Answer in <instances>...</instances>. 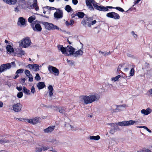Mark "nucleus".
Instances as JSON below:
<instances>
[{
	"instance_id": "57",
	"label": "nucleus",
	"mask_w": 152,
	"mask_h": 152,
	"mask_svg": "<svg viewBox=\"0 0 152 152\" xmlns=\"http://www.w3.org/2000/svg\"><path fill=\"white\" fill-rule=\"evenodd\" d=\"M28 67L30 69H33L34 67H33V64H29L28 65Z\"/></svg>"
},
{
	"instance_id": "32",
	"label": "nucleus",
	"mask_w": 152,
	"mask_h": 152,
	"mask_svg": "<svg viewBox=\"0 0 152 152\" xmlns=\"http://www.w3.org/2000/svg\"><path fill=\"white\" fill-rule=\"evenodd\" d=\"M123 65H126V68H124V70L125 71H127L129 70V68H131V65L128 63H124L123 64Z\"/></svg>"
},
{
	"instance_id": "52",
	"label": "nucleus",
	"mask_w": 152,
	"mask_h": 152,
	"mask_svg": "<svg viewBox=\"0 0 152 152\" xmlns=\"http://www.w3.org/2000/svg\"><path fill=\"white\" fill-rule=\"evenodd\" d=\"M65 112V110L64 108H61L59 110V112L61 113H64Z\"/></svg>"
},
{
	"instance_id": "34",
	"label": "nucleus",
	"mask_w": 152,
	"mask_h": 152,
	"mask_svg": "<svg viewBox=\"0 0 152 152\" xmlns=\"http://www.w3.org/2000/svg\"><path fill=\"white\" fill-rule=\"evenodd\" d=\"M36 19V17L34 15H32L28 19V21L30 23H32L33 21Z\"/></svg>"
},
{
	"instance_id": "31",
	"label": "nucleus",
	"mask_w": 152,
	"mask_h": 152,
	"mask_svg": "<svg viewBox=\"0 0 152 152\" xmlns=\"http://www.w3.org/2000/svg\"><path fill=\"white\" fill-rule=\"evenodd\" d=\"M89 138L91 140H97L100 139V137L99 135H97L96 136H90Z\"/></svg>"
},
{
	"instance_id": "13",
	"label": "nucleus",
	"mask_w": 152,
	"mask_h": 152,
	"mask_svg": "<svg viewBox=\"0 0 152 152\" xmlns=\"http://www.w3.org/2000/svg\"><path fill=\"white\" fill-rule=\"evenodd\" d=\"M22 107V105L20 103L14 104L12 106L13 110L15 112H18L20 111Z\"/></svg>"
},
{
	"instance_id": "22",
	"label": "nucleus",
	"mask_w": 152,
	"mask_h": 152,
	"mask_svg": "<svg viewBox=\"0 0 152 152\" xmlns=\"http://www.w3.org/2000/svg\"><path fill=\"white\" fill-rule=\"evenodd\" d=\"M42 24L45 26V28L49 30H51L52 23L48 22H44Z\"/></svg>"
},
{
	"instance_id": "55",
	"label": "nucleus",
	"mask_w": 152,
	"mask_h": 152,
	"mask_svg": "<svg viewBox=\"0 0 152 152\" xmlns=\"http://www.w3.org/2000/svg\"><path fill=\"white\" fill-rule=\"evenodd\" d=\"M132 35L134 36V38H137V34H135L134 31H132L131 32Z\"/></svg>"
},
{
	"instance_id": "10",
	"label": "nucleus",
	"mask_w": 152,
	"mask_h": 152,
	"mask_svg": "<svg viewBox=\"0 0 152 152\" xmlns=\"http://www.w3.org/2000/svg\"><path fill=\"white\" fill-rule=\"evenodd\" d=\"M63 16V12L59 9L57 10V11L54 14V17L57 19L62 18Z\"/></svg>"
},
{
	"instance_id": "38",
	"label": "nucleus",
	"mask_w": 152,
	"mask_h": 152,
	"mask_svg": "<svg viewBox=\"0 0 152 152\" xmlns=\"http://www.w3.org/2000/svg\"><path fill=\"white\" fill-rule=\"evenodd\" d=\"M65 9L68 12H70L72 10L71 7L69 5H67L66 6Z\"/></svg>"
},
{
	"instance_id": "36",
	"label": "nucleus",
	"mask_w": 152,
	"mask_h": 152,
	"mask_svg": "<svg viewBox=\"0 0 152 152\" xmlns=\"http://www.w3.org/2000/svg\"><path fill=\"white\" fill-rule=\"evenodd\" d=\"M23 92L25 94L28 95H30V91L27 89L25 87H23Z\"/></svg>"
},
{
	"instance_id": "20",
	"label": "nucleus",
	"mask_w": 152,
	"mask_h": 152,
	"mask_svg": "<svg viewBox=\"0 0 152 152\" xmlns=\"http://www.w3.org/2000/svg\"><path fill=\"white\" fill-rule=\"evenodd\" d=\"M126 105L125 104H122L120 105H117V108L114 110L113 111L114 112H117L118 111H120L121 110H123V109L122 108V107H126Z\"/></svg>"
},
{
	"instance_id": "60",
	"label": "nucleus",
	"mask_w": 152,
	"mask_h": 152,
	"mask_svg": "<svg viewBox=\"0 0 152 152\" xmlns=\"http://www.w3.org/2000/svg\"><path fill=\"white\" fill-rule=\"evenodd\" d=\"M72 2L73 4L74 5H76L78 3L77 0H72Z\"/></svg>"
},
{
	"instance_id": "8",
	"label": "nucleus",
	"mask_w": 152,
	"mask_h": 152,
	"mask_svg": "<svg viewBox=\"0 0 152 152\" xmlns=\"http://www.w3.org/2000/svg\"><path fill=\"white\" fill-rule=\"evenodd\" d=\"M75 49L72 46H69V45L66 47V54L67 56H70L74 55Z\"/></svg>"
},
{
	"instance_id": "40",
	"label": "nucleus",
	"mask_w": 152,
	"mask_h": 152,
	"mask_svg": "<svg viewBox=\"0 0 152 152\" xmlns=\"http://www.w3.org/2000/svg\"><path fill=\"white\" fill-rule=\"evenodd\" d=\"M33 67L35 71H38L39 69V65L36 64H33Z\"/></svg>"
},
{
	"instance_id": "21",
	"label": "nucleus",
	"mask_w": 152,
	"mask_h": 152,
	"mask_svg": "<svg viewBox=\"0 0 152 152\" xmlns=\"http://www.w3.org/2000/svg\"><path fill=\"white\" fill-rule=\"evenodd\" d=\"M151 110L150 108H148L146 110H142L141 111V112L142 114H143L145 115H147L150 114L151 113Z\"/></svg>"
},
{
	"instance_id": "37",
	"label": "nucleus",
	"mask_w": 152,
	"mask_h": 152,
	"mask_svg": "<svg viewBox=\"0 0 152 152\" xmlns=\"http://www.w3.org/2000/svg\"><path fill=\"white\" fill-rule=\"evenodd\" d=\"M42 150V148L40 146L37 147L35 148V151L36 152H41Z\"/></svg>"
},
{
	"instance_id": "3",
	"label": "nucleus",
	"mask_w": 152,
	"mask_h": 152,
	"mask_svg": "<svg viewBox=\"0 0 152 152\" xmlns=\"http://www.w3.org/2000/svg\"><path fill=\"white\" fill-rule=\"evenodd\" d=\"M12 65L14 67L16 66L14 62H12L10 63H7L1 65L0 66V73H2L7 69H10Z\"/></svg>"
},
{
	"instance_id": "54",
	"label": "nucleus",
	"mask_w": 152,
	"mask_h": 152,
	"mask_svg": "<svg viewBox=\"0 0 152 152\" xmlns=\"http://www.w3.org/2000/svg\"><path fill=\"white\" fill-rule=\"evenodd\" d=\"M123 65H123V64H120L118 66V69H117L118 71H121L120 69H121L122 67L123 66Z\"/></svg>"
},
{
	"instance_id": "18",
	"label": "nucleus",
	"mask_w": 152,
	"mask_h": 152,
	"mask_svg": "<svg viewBox=\"0 0 152 152\" xmlns=\"http://www.w3.org/2000/svg\"><path fill=\"white\" fill-rule=\"evenodd\" d=\"M19 20L18 23V25L23 26L25 24L26 21L24 18L20 17L19 18Z\"/></svg>"
},
{
	"instance_id": "15",
	"label": "nucleus",
	"mask_w": 152,
	"mask_h": 152,
	"mask_svg": "<svg viewBox=\"0 0 152 152\" xmlns=\"http://www.w3.org/2000/svg\"><path fill=\"white\" fill-rule=\"evenodd\" d=\"M25 74L29 78V81L31 82L33 81V78L32 75L31 74L30 72L28 70L26 69L25 71Z\"/></svg>"
},
{
	"instance_id": "63",
	"label": "nucleus",
	"mask_w": 152,
	"mask_h": 152,
	"mask_svg": "<svg viewBox=\"0 0 152 152\" xmlns=\"http://www.w3.org/2000/svg\"><path fill=\"white\" fill-rule=\"evenodd\" d=\"M25 53L24 51L21 50L20 52V54L21 55H23L25 54Z\"/></svg>"
},
{
	"instance_id": "35",
	"label": "nucleus",
	"mask_w": 152,
	"mask_h": 152,
	"mask_svg": "<svg viewBox=\"0 0 152 152\" xmlns=\"http://www.w3.org/2000/svg\"><path fill=\"white\" fill-rule=\"evenodd\" d=\"M85 15V14L83 12H78L77 13V16L79 18H83Z\"/></svg>"
},
{
	"instance_id": "19",
	"label": "nucleus",
	"mask_w": 152,
	"mask_h": 152,
	"mask_svg": "<svg viewBox=\"0 0 152 152\" xmlns=\"http://www.w3.org/2000/svg\"><path fill=\"white\" fill-rule=\"evenodd\" d=\"M54 126H49L48 128L44 129V131L45 133H50L52 132L55 129Z\"/></svg>"
},
{
	"instance_id": "26",
	"label": "nucleus",
	"mask_w": 152,
	"mask_h": 152,
	"mask_svg": "<svg viewBox=\"0 0 152 152\" xmlns=\"http://www.w3.org/2000/svg\"><path fill=\"white\" fill-rule=\"evenodd\" d=\"M51 28V30H54L55 29H57L58 30H59L60 31H61L62 32H64V31L62 30L60 28L58 27L57 26L55 25L54 24H53V23H52L51 25V26L50 27Z\"/></svg>"
},
{
	"instance_id": "45",
	"label": "nucleus",
	"mask_w": 152,
	"mask_h": 152,
	"mask_svg": "<svg viewBox=\"0 0 152 152\" xmlns=\"http://www.w3.org/2000/svg\"><path fill=\"white\" fill-rule=\"evenodd\" d=\"M35 79L36 80L38 81L40 80L41 79V77L38 73H37L36 74V76L35 77Z\"/></svg>"
},
{
	"instance_id": "25",
	"label": "nucleus",
	"mask_w": 152,
	"mask_h": 152,
	"mask_svg": "<svg viewBox=\"0 0 152 152\" xmlns=\"http://www.w3.org/2000/svg\"><path fill=\"white\" fill-rule=\"evenodd\" d=\"M3 1L9 4H14L17 2V0H3Z\"/></svg>"
},
{
	"instance_id": "50",
	"label": "nucleus",
	"mask_w": 152,
	"mask_h": 152,
	"mask_svg": "<svg viewBox=\"0 0 152 152\" xmlns=\"http://www.w3.org/2000/svg\"><path fill=\"white\" fill-rule=\"evenodd\" d=\"M24 70L23 69H20L17 70L16 72V74L22 73L23 72Z\"/></svg>"
},
{
	"instance_id": "9",
	"label": "nucleus",
	"mask_w": 152,
	"mask_h": 152,
	"mask_svg": "<svg viewBox=\"0 0 152 152\" xmlns=\"http://www.w3.org/2000/svg\"><path fill=\"white\" fill-rule=\"evenodd\" d=\"M106 16L109 18H113L114 19H118L120 18V16L119 15L114 12H111L107 13L106 15Z\"/></svg>"
},
{
	"instance_id": "4",
	"label": "nucleus",
	"mask_w": 152,
	"mask_h": 152,
	"mask_svg": "<svg viewBox=\"0 0 152 152\" xmlns=\"http://www.w3.org/2000/svg\"><path fill=\"white\" fill-rule=\"evenodd\" d=\"M31 43L30 38L27 37L20 41V45L24 48H26L30 45Z\"/></svg>"
},
{
	"instance_id": "49",
	"label": "nucleus",
	"mask_w": 152,
	"mask_h": 152,
	"mask_svg": "<svg viewBox=\"0 0 152 152\" xmlns=\"http://www.w3.org/2000/svg\"><path fill=\"white\" fill-rule=\"evenodd\" d=\"M67 61L68 64L70 66L73 65L74 64V61L69 60L68 59H67Z\"/></svg>"
},
{
	"instance_id": "43",
	"label": "nucleus",
	"mask_w": 152,
	"mask_h": 152,
	"mask_svg": "<svg viewBox=\"0 0 152 152\" xmlns=\"http://www.w3.org/2000/svg\"><path fill=\"white\" fill-rule=\"evenodd\" d=\"M65 126L67 128V130H70V127L71 126V125H70L69 123H66L65 122V124H64Z\"/></svg>"
},
{
	"instance_id": "5",
	"label": "nucleus",
	"mask_w": 152,
	"mask_h": 152,
	"mask_svg": "<svg viewBox=\"0 0 152 152\" xmlns=\"http://www.w3.org/2000/svg\"><path fill=\"white\" fill-rule=\"evenodd\" d=\"M48 70L50 73H53L55 76L59 75V70L56 67L50 65L48 66Z\"/></svg>"
},
{
	"instance_id": "2",
	"label": "nucleus",
	"mask_w": 152,
	"mask_h": 152,
	"mask_svg": "<svg viewBox=\"0 0 152 152\" xmlns=\"http://www.w3.org/2000/svg\"><path fill=\"white\" fill-rule=\"evenodd\" d=\"M83 20L81 23L84 26H86L87 25L89 27H91V25H93L96 22V20L92 21L93 18L92 17H88L86 15Z\"/></svg>"
},
{
	"instance_id": "56",
	"label": "nucleus",
	"mask_w": 152,
	"mask_h": 152,
	"mask_svg": "<svg viewBox=\"0 0 152 152\" xmlns=\"http://www.w3.org/2000/svg\"><path fill=\"white\" fill-rule=\"evenodd\" d=\"M43 151H46L48 150V149H49V148H50L48 146H47V147L43 146Z\"/></svg>"
},
{
	"instance_id": "24",
	"label": "nucleus",
	"mask_w": 152,
	"mask_h": 152,
	"mask_svg": "<svg viewBox=\"0 0 152 152\" xmlns=\"http://www.w3.org/2000/svg\"><path fill=\"white\" fill-rule=\"evenodd\" d=\"M86 2L87 6L88 7V8L91 10H94V8L93 7L91 3L88 0H86Z\"/></svg>"
},
{
	"instance_id": "39",
	"label": "nucleus",
	"mask_w": 152,
	"mask_h": 152,
	"mask_svg": "<svg viewBox=\"0 0 152 152\" xmlns=\"http://www.w3.org/2000/svg\"><path fill=\"white\" fill-rule=\"evenodd\" d=\"M99 53L103 54L105 56H106L110 55L111 53L110 51L109 52H102L101 51H99Z\"/></svg>"
},
{
	"instance_id": "42",
	"label": "nucleus",
	"mask_w": 152,
	"mask_h": 152,
	"mask_svg": "<svg viewBox=\"0 0 152 152\" xmlns=\"http://www.w3.org/2000/svg\"><path fill=\"white\" fill-rule=\"evenodd\" d=\"M44 8H45L47 9L48 10H50V11L51 10H57V9H56V8L55 7H49V6H48L45 7H44Z\"/></svg>"
},
{
	"instance_id": "53",
	"label": "nucleus",
	"mask_w": 152,
	"mask_h": 152,
	"mask_svg": "<svg viewBox=\"0 0 152 152\" xmlns=\"http://www.w3.org/2000/svg\"><path fill=\"white\" fill-rule=\"evenodd\" d=\"M31 92L33 94H34L35 92V88L34 86H33L31 88Z\"/></svg>"
},
{
	"instance_id": "7",
	"label": "nucleus",
	"mask_w": 152,
	"mask_h": 152,
	"mask_svg": "<svg viewBox=\"0 0 152 152\" xmlns=\"http://www.w3.org/2000/svg\"><path fill=\"white\" fill-rule=\"evenodd\" d=\"M31 26L35 31L40 32L42 30L41 25L39 23L36 24L35 22H33L31 24Z\"/></svg>"
},
{
	"instance_id": "64",
	"label": "nucleus",
	"mask_w": 152,
	"mask_h": 152,
	"mask_svg": "<svg viewBox=\"0 0 152 152\" xmlns=\"http://www.w3.org/2000/svg\"><path fill=\"white\" fill-rule=\"evenodd\" d=\"M91 3L93 4H95L94 3L95 2V1L94 0H88Z\"/></svg>"
},
{
	"instance_id": "58",
	"label": "nucleus",
	"mask_w": 152,
	"mask_h": 152,
	"mask_svg": "<svg viewBox=\"0 0 152 152\" xmlns=\"http://www.w3.org/2000/svg\"><path fill=\"white\" fill-rule=\"evenodd\" d=\"M143 128L145 129H146L147 131H148L149 133H151V131L148 128L145 126H143Z\"/></svg>"
},
{
	"instance_id": "47",
	"label": "nucleus",
	"mask_w": 152,
	"mask_h": 152,
	"mask_svg": "<svg viewBox=\"0 0 152 152\" xmlns=\"http://www.w3.org/2000/svg\"><path fill=\"white\" fill-rule=\"evenodd\" d=\"M23 96V93L22 92H20L17 95V97L19 98H21Z\"/></svg>"
},
{
	"instance_id": "41",
	"label": "nucleus",
	"mask_w": 152,
	"mask_h": 152,
	"mask_svg": "<svg viewBox=\"0 0 152 152\" xmlns=\"http://www.w3.org/2000/svg\"><path fill=\"white\" fill-rule=\"evenodd\" d=\"M120 75H118L114 77H113L111 78V80L112 81H115L118 80V79L121 77Z\"/></svg>"
},
{
	"instance_id": "6",
	"label": "nucleus",
	"mask_w": 152,
	"mask_h": 152,
	"mask_svg": "<svg viewBox=\"0 0 152 152\" xmlns=\"http://www.w3.org/2000/svg\"><path fill=\"white\" fill-rule=\"evenodd\" d=\"M108 124L111 126V128L109 132L112 134H113L118 129V127L117 123H110Z\"/></svg>"
},
{
	"instance_id": "28",
	"label": "nucleus",
	"mask_w": 152,
	"mask_h": 152,
	"mask_svg": "<svg viewBox=\"0 0 152 152\" xmlns=\"http://www.w3.org/2000/svg\"><path fill=\"white\" fill-rule=\"evenodd\" d=\"M127 121H124L122 122H120L117 123L118 125L121 126H127Z\"/></svg>"
},
{
	"instance_id": "1",
	"label": "nucleus",
	"mask_w": 152,
	"mask_h": 152,
	"mask_svg": "<svg viewBox=\"0 0 152 152\" xmlns=\"http://www.w3.org/2000/svg\"><path fill=\"white\" fill-rule=\"evenodd\" d=\"M80 97L82 101H83L86 104L91 103L95 101H97L99 99L98 95L95 94H91L89 96L82 95L80 96Z\"/></svg>"
},
{
	"instance_id": "33",
	"label": "nucleus",
	"mask_w": 152,
	"mask_h": 152,
	"mask_svg": "<svg viewBox=\"0 0 152 152\" xmlns=\"http://www.w3.org/2000/svg\"><path fill=\"white\" fill-rule=\"evenodd\" d=\"M11 142V140H10L7 139L0 140V143L1 144L3 143H9Z\"/></svg>"
},
{
	"instance_id": "62",
	"label": "nucleus",
	"mask_w": 152,
	"mask_h": 152,
	"mask_svg": "<svg viewBox=\"0 0 152 152\" xmlns=\"http://www.w3.org/2000/svg\"><path fill=\"white\" fill-rule=\"evenodd\" d=\"M106 7V8H107V9H108V8H109V9H115V7H111V6H107L106 7Z\"/></svg>"
},
{
	"instance_id": "11",
	"label": "nucleus",
	"mask_w": 152,
	"mask_h": 152,
	"mask_svg": "<svg viewBox=\"0 0 152 152\" xmlns=\"http://www.w3.org/2000/svg\"><path fill=\"white\" fill-rule=\"evenodd\" d=\"M40 118L39 117H35L31 119H26V121L33 125L37 124L39 122V120Z\"/></svg>"
},
{
	"instance_id": "59",
	"label": "nucleus",
	"mask_w": 152,
	"mask_h": 152,
	"mask_svg": "<svg viewBox=\"0 0 152 152\" xmlns=\"http://www.w3.org/2000/svg\"><path fill=\"white\" fill-rule=\"evenodd\" d=\"M16 88L19 91H21L22 90V87L21 86H20L19 87L17 86Z\"/></svg>"
},
{
	"instance_id": "23",
	"label": "nucleus",
	"mask_w": 152,
	"mask_h": 152,
	"mask_svg": "<svg viewBox=\"0 0 152 152\" xmlns=\"http://www.w3.org/2000/svg\"><path fill=\"white\" fill-rule=\"evenodd\" d=\"M37 87L39 90H40L45 87V85L44 82H39L37 84Z\"/></svg>"
},
{
	"instance_id": "27",
	"label": "nucleus",
	"mask_w": 152,
	"mask_h": 152,
	"mask_svg": "<svg viewBox=\"0 0 152 152\" xmlns=\"http://www.w3.org/2000/svg\"><path fill=\"white\" fill-rule=\"evenodd\" d=\"M48 89L49 90V96L51 97L53 94V87L51 85H49L48 87Z\"/></svg>"
},
{
	"instance_id": "12",
	"label": "nucleus",
	"mask_w": 152,
	"mask_h": 152,
	"mask_svg": "<svg viewBox=\"0 0 152 152\" xmlns=\"http://www.w3.org/2000/svg\"><path fill=\"white\" fill-rule=\"evenodd\" d=\"M98 3H96V4H94L93 6L94 8L97 10L100 11H107L108 10V9L106 8L105 7L103 6H99L97 4Z\"/></svg>"
},
{
	"instance_id": "29",
	"label": "nucleus",
	"mask_w": 152,
	"mask_h": 152,
	"mask_svg": "<svg viewBox=\"0 0 152 152\" xmlns=\"http://www.w3.org/2000/svg\"><path fill=\"white\" fill-rule=\"evenodd\" d=\"M6 49L7 51L10 53L13 52L14 51L12 47L10 45H8L7 46Z\"/></svg>"
},
{
	"instance_id": "16",
	"label": "nucleus",
	"mask_w": 152,
	"mask_h": 152,
	"mask_svg": "<svg viewBox=\"0 0 152 152\" xmlns=\"http://www.w3.org/2000/svg\"><path fill=\"white\" fill-rule=\"evenodd\" d=\"M83 46H82L81 48L75 52L74 53L73 56L75 57H76L78 56L79 55H82L83 53Z\"/></svg>"
},
{
	"instance_id": "61",
	"label": "nucleus",
	"mask_w": 152,
	"mask_h": 152,
	"mask_svg": "<svg viewBox=\"0 0 152 152\" xmlns=\"http://www.w3.org/2000/svg\"><path fill=\"white\" fill-rule=\"evenodd\" d=\"M74 21L73 20H71L70 21L69 24L70 25H72L74 23Z\"/></svg>"
},
{
	"instance_id": "46",
	"label": "nucleus",
	"mask_w": 152,
	"mask_h": 152,
	"mask_svg": "<svg viewBox=\"0 0 152 152\" xmlns=\"http://www.w3.org/2000/svg\"><path fill=\"white\" fill-rule=\"evenodd\" d=\"M137 152H151V151L148 149H143V150H140L139 151H138Z\"/></svg>"
},
{
	"instance_id": "30",
	"label": "nucleus",
	"mask_w": 152,
	"mask_h": 152,
	"mask_svg": "<svg viewBox=\"0 0 152 152\" xmlns=\"http://www.w3.org/2000/svg\"><path fill=\"white\" fill-rule=\"evenodd\" d=\"M127 126L133 125L134 124H135L137 125L138 124L137 121H135L133 120H129V121H127Z\"/></svg>"
},
{
	"instance_id": "44",
	"label": "nucleus",
	"mask_w": 152,
	"mask_h": 152,
	"mask_svg": "<svg viewBox=\"0 0 152 152\" xmlns=\"http://www.w3.org/2000/svg\"><path fill=\"white\" fill-rule=\"evenodd\" d=\"M134 68H132L130 70L129 74L130 76H133L134 75Z\"/></svg>"
},
{
	"instance_id": "14",
	"label": "nucleus",
	"mask_w": 152,
	"mask_h": 152,
	"mask_svg": "<svg viewBox=\"0 0 152 152\" xmlns=\"http://www.w3.org/2000/svg\"><path fill=\"white\" fill-rule=\"evenodd\" d=\"M34 8H35V9L36 11L39 10V7L37 6V0H34V3L29 7V8L30 9H33Z\"/></svg>"
},
{
	"instance_id": "51",
	"label": "nucleus",
	"mask_w": 152,
	"mask_h": 152,
	"mask_svg": "<svg viewBox=\"0 0 152 152\" xmlns=\"http://www.w3.org/2000/svg\"><path fill=\"white\" fill-rule=\"evenodd\" d=\"M18 3L20 4V3H22V4H25L26 3V1L25 0H18Z\"/></svg>"
},
{
	"instance_id": "17",
	"label": "nucleus",
	"mask_w": 152,
	"mask_h": 152,
	"mask_svg": "<svg viewBox=\"0 0 152 152\" xmlns=\"http://www.w3.org/2000/svg\"><path fill=\"white\" fill-rule=\"evenodd\" d=\"M58 49L60 50L63 54H65L66 53V47L65 48L63 47V45H58L57 46Z\"/></svg>"
},
{
	"instance_id": "48",
	"label": "nucleus",
	"mask_w": 152,
	"mask_h": 152,
	"mask_svg": "<svg viewBox=\"0 0 152 152\" xmlns=\"http://www.w3.org/2000/svg\"><path fill=\"white\" fill-rule=\"evenodd\" d=\"M115 8L116 10H118L121 12H123L124 11V10L122 8L120 7H116Z\"/></svg>"
}]
</instances>
